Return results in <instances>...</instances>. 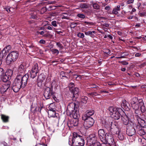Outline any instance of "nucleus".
I'll return each instance as SVG.
<instances>
[{"instance_id":"nucleus-35","label":"nucleus","mask_w":146,"mask_h":146,"mask_svg":"<svg viewBox=\"0 0 146 146\" xmlns=\"http://www.w3.org/2000/svg\"><path fill=\"white\" fill-rule=\"evenodd\" d=\"M132 108L135 110H137L139 108L138 104L131 105Z\"/></svg>"},{"instance_id":"nucleus-58","label":"nucleus","mask_w":146,"mask_h":146,"mask_svg":"<svg viewBox=\"0 0 146 146\" xmlns=\"http://www.w3.org/2000/svg\"><path fill=\"white\" fill-rule=\"evenodd\" d=\"M48 111H55V109L52 108L50 106L48 107Z\"/></svg>"},{"instance_id":"nucleus-19","label":"nucleus","mask_w":146,"mask_h":146,"mask_svg":"<svg viewBox=\"0 0 146 146\" xmlns=\"http://www.w3.org/2000/svg\"><path fill=\"white\" fill-rule=\"evenodd\" d=\"M86 114H84L82 116V117H84L85 118L86 117L88 118L90 117V116L93 115L94 113V110H87L86 111Z\"/></svg>"},{"instance_id":"nucleus-20","label":"nucleus","mask_w":146,"mask_h":146,"mask_svg":"<svg viewBox=\"0 0 146 146\" xmlns=\"http://www.w3.org/2000/svg\"><path fill=\"white\" fill-rule=\"evenodd\" d=\"M116 108L113 106H110L108 108V113L110 115L112 116L115 111L118 108Z\"/></svg>"},{"instance_id":"nucleus-5","label":"nucleus","mask_w":146,"mask_h":146,"mask_svg":"<svg viewBox=\"0 0 146 146\" xmlns=\"http://www.w3.org/2000/svg\"><path fill=\"white\" fill-rule=\"evenodd\" d=\"M74 102L69 104L66 110V113L68 116H70L74 111L78 110V107H79V102L78 101H74Z\"/></svg>"},{"instance_id":"nucleus-49","label":"nucleus","mask_w":146,"mask_h":146,"mask_svg":"<svg viewBox=\"0 0 146 146\" xmlns=\"http://www.w3.org/2000/svg\"><path fill=\"white\" fill-rule=\"evenodd\" d=\"M118 62L122 64L123 65H126L128 64V63L127 61L124 60L123 61H119Z\"/></svg>"},{"instance_id":"nucleus-22","label":"nucleus","mask_w":146,"mask_h":146,"mask_svg":"<svg viewBox=\"0 0 146 146\" xmlns=\"http://www.w3.org/2000/svg\"><path fill=\"white\" fill-rule=\"evenodd\" d=\"M96 32L95 31H88L85 32V34L86 35H88L92 38L95 36Z\"/></svg>"},{"instance_id":"nucleus-15","label":"nucleus","mask_w":146,"mask_h":146,"mask_svg":"<svg viewBox=\"0 0 146 146\" xmlns=\"http://www.w3.org/2000/svg\"><path fill=\"white\" fill-rule=\"evenodd\" d=\"M126 133L129 136H132L136 134V131L135 129L133 127L130 126L127 128Z\"/></svg>"},{"instance_id":"nucleus-48","label":"nucleus","mask_w":146,"mask_h":146,"mask_svg":"<svg viewBox=\"0 0 146 146\" xmlns=\"http://www.w3.org/2000/svg\"><path fill=\"white\" fill-rule=\"evenodd\" d=\"M77 16L79 18L84 19L85 18V16L83 14L79 13L77 14Z\"/></svg>"},{"instance_id":"nucleus-6","label":"nucleus","mask_w":146,"mask_h":146,"mask_svg":"<svg viewBox=\"0 0 146 146\" xmlns=\"http://www.w3.org/2000/svg\"><path fill=\"white\" fill-rule=\"evenodd\" d=\"M104 140V141H102L103 144H108L110 146H116L113 136L110 133H106Z\"/></svg>"},{"instance_id":"nucleus-39","label":"nucleus","mask_w":146,"mask_h":146,"mask_svg":"<svg viewBox=\"0 0 146 146\" xmlns=\"http://www.w3.org/2000/svg\"><path fill=\"white\" fill-rule=\"evenodd\" d=\"M138 133L140 135H145V132L143 129H141L139 130Z\"/></svg>"},{"instance_id":"nucleus-46","label":"nucleus","mask_w":146,"mask_h":146,"mask_svg":"<svg viewBox=\"0 0 146 146\" xmlns=\"http://www.w3.org/2000/svg\"><path fill=\"white\" fill-rule=\"evenodd\" d=\"M49 32H48L46 34L43 35V36L45 37H48L49 38H52V35L49 33Z\"/></svg>"},{"instance_id":"nucleus-51","label":"nucleus","mask_w":146,"mask_h":146,"mask_svg":"<svg viewBox=\"0 0 146 146\" xmlns=\"http://www.w3.org/2000/svg\"><path fill=\"white\" fill-rule=\"evenodd\" d=\"M139 107V108H140L141 109V112L143 113L145 112V109L144 105H143L142 106H140Z\"/></svg>"},{"instance_id":"nucleus-53","label":"nucleus","mask_w":146,"mask_h":146,"mask_svg":"<svg viewBox=\"0 0 146 146\" xmlns=\"http://www.w3.org/2000/svg\"><path fill=\"white\" fill-rule=\"evenodd\" d=\"M93 6L96 9H98L99 8V5L97 3H94L93 4Z\"/></svg>"},{"instance_id":"nucleus-24","label":"nucleus","mask_w":146,"mask_h":146,"mask_svg":"<svg viewBox=\"0 0 146 146\" xmlns=\"http://www.w3.org/2000/svg\"><path fill=\"white\" fill-rule=\"evenodd\" d=\"M115 133L117 134V137L120 140L122 141L124 139L125 136L119 130L118 132L116 131Z\"/></svg>"},{"instance_id":"nucleus-54","label":"nucleus","mask_w":146,"mask_h":146,"mask_svg":"<svg viewBox=\"0 0 146 146\" xmlns=\"http://www.w3.org/2000/svg\"><path fill=\"white\" fill-rule=\"evenodd\" d=\"M64 15H63L61 16V18L62 19H68V15L66 13L63 14Z\"/></svg>"},{"instance_id":"nucleus-38","label":"nucleus","mask_w":146,"mask_h":146,"mask_svg":"<svg viewBox=\"0 0 146 146\" xmlns=\"http://www.w3.org/2000/svg\"><path fill=\"white\" fill-rule=\"evenodd\" d=\"M43 105L42 104H40L39 105V106L36 107V108L37 109V111L39 112L40 113H41V109L42 108H43Z\"/></svg>"},{"instance_id":"nucleus-2","label":"nucleus","mask_w":146,"mask_h":146,"mask_svg":"<svg viewBox=\"0 0 146 146\" xmlns=\"http://www.w3.org/2000/svg\"><path fill=\"white\" fill-rule=\"evenodd\" d=\"M84 141L83 137L77 133H73L72 139L69 140V144L71 146H83L84 144Z\"/></svg>"},{"instance_id":"nucleus-64","label":"nucleus","mask_w":146,"mask_h":146,"mask_svg":"<svg viewBox=\"0 0 146 146\" xmlns=\"http://www.w3.org/2000/svg\"><path fill=\"white\" fill-rule=\"evenodd\" d=\"M103 145V143L102 144H100L99 142H97L96 144L95 145H94V146H102Z\"/></svg>"},{"instance_id":"nucleus-61","label":"nucleus","mask_w":146,"mask_h":146,"mask_svg":"<svg viewBox=\"0 0 146 146\" xmlns=\"http://www.w3.org/2000/svg\"><path fill=\"white\" fill-rule=\"evenodd\" d=\"M66 73V72H64V71H62L60 72V77H62V76H63L65 75V74Z\"/></svg>"},{"instance_id":"nucleus-32","label":"nucleus","mask_w":146,"mask_h":146,"mask_svg":"<svg viewBox=\"0 0 146 146\" xmlns=\"http://www.w3.org/2000/svg\"><path fill=\"white\" fill-rule=\"evenodd\" d=\"M48 117H55L56 115V111H48Z\"/></svg>"},{"instance_id":"nucleus-10","label":"nucleus","mask_w":146,"mask_h":146,"mask_svg":"<svg viewBox=\"0 0 146 146\" xmlns=\"http://www.w3.org/2000/svg\"><path fill=\"white\" fill-rule=\"evenodd\" d=\"M133 113L132 111H130L129 113H127V115L123 114L121 117V120L123 123L125 125H127L129 123V117L133 116Z\"/></svg>"},{"instance_id":"nucleus-21","label":"nucleus","mask_w":146,"mask_h":146,"mask_svg":"<svg viewBox=\"0 0 146 146\" xmlns=\"http://www.w3.org/2000/svg\"><path fill=\"white\" fill-rule=\"evenodd\" d=\"M71 114V115L69 116L71 117H72L74 119H78L80 117L79 112L78 110L74 111Z\"/></svg>"},{"instance_id":"nucleus-37","label":"nucleus","mask_w":146,"mask_h":146,"mask_svg":"<svg viewBox=\"0 0 146 146\" xmlns=\"http://www.w3.org/2000/svg\"><path fill=\"white\" fill-rule=\"evenodd\" d=\"M68 87L69 88L70 91H72L73 89L74 88V84L73 83L70 82L68 84Z\"/></svg>"},{"instance_id":"nucleus-63","label":"nucleus","mask_w":146,"mask_h":146,"mask_svg":"<svg viewBox=\"0 0 146 146\" xmlns=\"http://www.w3.org/2000/svg\"><path fill=\"white\" fill-rule=\"evenodd\" d=\"M45 42V41L43 39H41L39 41V43L40 44H44Z\"/></svg>"},{"instance_id":"nucleus-13","label":"nucleus","mask_w":146,"mask_h":146,"mask_svg":"<svg viewBox=\"0 0 146 146\" xmlns=\"http://www.w3.org/2000/svg\"><path fill=\"white\" fill-rule=\"evenodd\" d=\"M70 92L73 94V96L72 98V100L73 101H77V99L79 97V88L76 87H75Z\"/></svg>"},{"instance_id":"nucleus-31","label":"nucleus","mask_w":146,"mask_h":146,"mask_svg":"<svg viewBox=\"0 0 146 146\" xmlns=\"http://www.w3.org/2000/svg\"><path fill=\"white\" fill-rule=\"evenodd\" d=\"M138 98L137 97H133L131 99V104H137L138 103Z\"/></svg>"},{"instance_id":"nucleus-16","label":"nucleus","mask_w":146,"mask_h":146,"mask_svg":"<svg viewBox=\"0 0 146 146\" xmlns=\"http://www.w3.org/2000/svg\"><path fill=\"white\" fill-rule=\"evenodd\" d=\"M121 106L125 111H128L130 110L131 107L129 104L125 100L123 101Z\"/></svg>"},{"instance_id":"nucleus-1","label":"nucleus","mask_w":146,"mask_h":146,"mask_svg":"<svg viewBox=\"0 0 146 146\" xmlns=\"http://www.w3.org/2000/svg\"><path fill=\"white\" fill-rule=\"evenodd\" d=\"M29 78V74H26L23 76L17 75L14 80L13 86H11V90L15 92H18L21 88L23 89L26 86Z\"/></svg>"},{"instance_id":"nucleus-52","label":"nucleus","mask_w":146,"mask_h":146,"mask_svg":"<svg viewBox=\"0 0 146 146\" xmlns=\"http://www.w3.org/2000/svg\"><path fill=\"white\" fill-rule=\"evenodd\" d=\"M41 82L40 81H37V85L38 87H41L42 85V82Z\"/></svg>"},{"instance_id":"nucleus-55","label":"nucleus","mask_w":146,"mask_h":146,"mask_svg":"<svg viewBox=\"0 0 146 146\" xmlns=\"http://www.w3.org/2000/svg\"><path fill=\"white\" fill-rule=\"evenodd\" d=\"M48 23L47 21H45L43 23V25L45 26V27H51L49 25H48Z\"/></svg>"},{"instance_id":"nucleus-30","label":"nucleus","mask_w":146,"mask_h":146,"mask_svg":"<svg viewBox=\"0 0 146 146\" xmlns=\"http://www.w3.org/2000/svg\"><path fill=\"white\" fill-rule=\"evenodd\" d=\"M13 71L11 69H7L6 72L5 73V74L7 76L11 78V77L12 76L13 74Z\"/></svg>"},{"instance_id":"nucleus-12","label":"nucleus","mask_w":146,"mask_h":146,"mask_svg":"<svg viewBox=\"0 0 146 146\" xmlns=\"http://www.w3.org/2000/svg\"><path fill=\"white\" fill-rule=\"evenodd\" d=\"M97 138L95 136V135L92 134L90 135L89 137H87V141L88 143L91 145H95L97 142Z\"/></svg>"},{"instance_id":"nucleus-43","label":"nucleus","mask_w":146,"mask_h":146,"mask_svg":"<svg viewBox=\"0 0 146 146\" xmlns=\"http://www.w3.org/2000/svg\"><path fill=\"white\" fill-rule=\"evenodd\" d=\"M56 43V45L60 48H61L62 49H63L64 48V46L60 42H57Z\"/></svg>"},{"instance_id":"nucleus-60","label":"nucleus","mask_w":146,"mask_h":146,"mask_svg":"<svg viewBox=\"0 0 146 146\" xmlns=\"http://www.w3.org/2000/svg\"><path fill=\"white\" fill-rule=\"evenodd\" d=\"M56 81L54 80L51 83V87L50 88H52L53 89V86H54V85L56 84Z\"/></svg>"},{"instance_id":"nucleus-50","label":"nucleus","mask_w":146,"mask_h":146,"mask_svg":"<svg viewBox=\"0 0 146 146\" xmlns=\"http://www.w3.org/2000/svg\"><path fill=\"white\" fill-rule=\"evenodd\" d=\"M77 36L80 38H83L84 37V35L83 33H79L77 34Z\"/></svg>"},{"instance_id":"nucleus-8","label":"nucleus","mask_w":146,"mask_h":146,"mask_svg":"<svg viewBox=\"0 0 146 146\" xmlns=\"http://www.w3.org/2000/svg\"><path fill=\"white\" fill-rule=\"evenodd\" d=\"M82 119L84 121V126L86 129H88L91 127L94 124V120L91 117H89L88 118L86 117L84 118L82 117Z\"/></svg>"},{"instance_id":"nucleus-59","label":"nucleus","mask_w":146,"mask_h":146,"mask_svg":"<svg viewBox=\"0 0 146 146\" xmlns=\"http://www.w3.org/2000/svg\"><path fill=\"white\" fill-rule=\"evenodd\" d=\"M52 25L54 27L57 26L56 22V21H53L52 22Z\"/></svg>"},{"instance_id":"nucleus-56","label":"nucleus","mask_w":146,"mask_h":146,"mask_svg":"<svg viewBox=\"0 0 146 146\" xmlns=\"http://www.w3.org/2000/svg\"><path fill=\"white\" fill-rule=\"evenodd\" d=\"M104 52L107 54H110L111 51L109 49H107L104 50Z\"/></svg>"},{"instance_id":"nucleus-14","label":"nucleus","mask_w":146,"mask_h":146,"mask_svg":"<svg viewBox=\"0 0 146 146\" xmlns=\"http://www.w3.org/2000/svg\"><path fill=\"white\" fill-rule=\"evenodd\" d=\"M78 119H72L69 120L67 122V124L69 128H73L78 125Z\"/></svg>"},{"instance_id":"nucleus-27","label":"nucleus","mask_w":146,"mask_h":146,"mask_svg":"<svg viewBox=\"0 0 146 146\" xmlns=\"http://www.w3.org/2000/svg\"><path fill=\"white\" fill-rule=\"evenodd\" d=\"M2 77V82L5 83L8 81H10L9 80L11 79L10 78L7 76L5 74H4Z\"/></svg>"},{"instance_id":"nucleus-18","label":"nucleus","mask_w":146,"mask_h":146,"mask_svg":"<svg viewBox=\"0 0 146 146\" xmlns=\"http://www.w3.org/2000/svg\"><path fill=\"white\" fill-rule=\"evenodd\" d=\"M138 117L137 119L138 122L142 127H146V119L144 118L142 119L139 117H138V115H137Z\"/></svg>"},{"instance_id":"nucleus-29","label":"nucleus","mask_w":146,"mask_h":146,"mask_svg":"<svg viewBox=\"0 0 146 146\" xmlns=\"http://www.w3.org/2000/svg\"><path fill=\"white\" fill-rule=\"evenodd\" d=\"M46 78V76L43 73L40 74L38 76L37 78L38 81H40L43 82Z\"/></svg>"},{"instance_id":"nucleus-41","label":"nucleus","mask_w":146,"mask_h":146,"mask_svg":"<svg viewBox=\"0 0 146 146\" xmlns=\"http://www.w3.org/2000/svg\"><path fill=\"white\" fill-rule=\"evenodd\" d=\"M12 48L11 45H9L5 46L4 48L6 49V51L8 52L11 50Z\"/></svg>"},{"instance_id":"nucleus-23","label":"nucleus","mask_w":146,"mask_h":146,"mask_svg":"<svg viewBox=\"0 0 146 146\" xmlns=\"http://www.w3.org/2000/svg\"><path fill=\"white\" fill-rule=\"evenodd\" d=\"M112 123V122H111V124H110L108 122H106L104 120L102 121V126H104L106 129L110 128V127L111 129H112V128L111 127Z\"/></svg>"},{"instance_id":"nucleus-11","label":"nucleus","mask_w":146,"mask_h":146,"mask_svg":"<svg viewBox=\"0 0 146 146\" xmlns=\"http://www.w3.org/2000/svg\"><path fill=\"white\" fill-rule=\"evenodd\" d=\"M124 113V112L123 110L119 108L112 115L111 117L115 119L118 120L121 117L123 114Z\"/></svg>"},{"instance_id":"nucleus-33","label":"nucleus","mask_w":146,"mask_h":146,"mask_svg":"<svg viewBox=\"0 0 146 146\" xmlns=\"http://www.w3.org/2000/svg\"><path fill=\"white\" fill-rule=\"evenodd\" d=\"M4 71L3 68H0V85L2 84V77L4 73Z\"/></svg>"},{"instance_id":"nucleus-34","label":"nucleus","mask_w":146,"mask_h":146,"mask_svg":"<svg viewBox=\"0 0 146 146\" xmlns=\"http://www.w3.org/2000/svg\"><path fill=\"white\" fill-rule=\"evenodd\" d=\"M97 93L95 92H92L91 93L88 94L89 96L92 97L94 98H96Z\"/></svg>"},{"instance_id":"nucleus-26","label":"nucleus","mask_w":146,"mask_h":146,"mask_svg":"<svg viewBox=\"0 0 146 146\" xmlns=\"http://www.w3.org/2000/svg\"><path fill=\"white\" fill-rule=\"evenodd\" d=\"M1 119L5 123L8 122L9 121V117L5 115L1 114Z\"/></svg>"},{"instance_id":"nucleus-44","label":"nucleus","mask_w":146,"mask_h":146,"mask_svg":"<svg viewBox=\"0 0 146 146\" xmlns=\"http://www.w3.org/2000/svg\"><path fill=\"white\" fill-rule=\"evenodd\" d=\"M138 103L139 106L144 105V103L142 99H138Z\"/></svg>"},{"instance_id":"nucleus-25","label":"nucleus","mask_w":146,"mask_h":146,"mask_svg":"<svg viewBox=\"0 0 146 146\" xmlns=\"http://www.w3.org/2000/svg\"><path fill=\"white\" fill-rule=\"evenodd\" d=\"M18 74H19V75H21L23 76L22 75L20 74L23 73L24 72V67L22 64H21L19 66L18 69Z\"/></svg>"},{"instance_id":"nucleus-62","label":"nucleus","mask_w":146,"mask_h":146,"mask_svg":"<svg viewBox=\"0 0 146 146\" xmlns=\"http://www.w3.org/2000/svg\"><path fill=\"white\" fill-rule=\"evenodd\" d=\"M102 96L98 94H97V95H96V98H97L99 99H100L102 98Z\"/></svg>"},{"instance_id":"nucleus-9","label":"nucleus","mask_w":146,"mask_h":146,"mask_svg":"<svg viewBox=\"0 0 146 146\" xmlns=\"http://www.w3.org/2000/svg\"><path fill=\"white\" fill-rule=\"evenodd\" d=\"M38 68V64H35L31 70L30 72L29 71L30 74H29V75H30L31 78H34L36 76L37 74L39 71Z\"/></svg>"},{"instance_id":"nucleus-36","label":"nucleus","mask_w":146,"mask_h":146,"mask_svg":"<svg viewBox=\"0 0 146 146\" xmlns=\"http://www.w3.org/2000/svg\"><path fill=\"white\" fill-rule=\"evenodd\" d=\"M88 98L87 97L83 96L81 98V102L84 104H86L87 102Z\"/></svg>"},{"instance_id":"nucleus-42","label":"nucleus","mask_w":146,"mask_h":146,"mask_svg":"<svg viewBox=\"0 0 146 146\" xmlns=\"http://www.w3.org/2000/svg\"><path fill=\"white\" fill-rule=\"evenodd\" d=\"M80 8L83 9H86L88 7V6L86 3L82 4L80 5Z\"/></svg>"},{"instance_id":"nucleus-17","label":"nucleus","mask_w":146,"mask_h":146,"mask_svg":"<svg viewBox=\"0 0 146 146\" xmlns=\"http://www.w3.org/2000/svg\"><path fill=\"white\" fill-rule=\"evenodd\" d=\"M98 134L100 139L101 141H104V138L106 133L105 132L103 129H100L98 131Z\"/></svg>"},{"instance_id":"nucleus-3","label":"nucleus","mask_w":146,"mask_h":146,"mask_svg":"<svg viewBox=\"0 0 146 146\" xmlns=\"http://www.w3.org/2000/svg\"><path fill=\"white\" fill-rule=\"evenodd\" d=\"M19 56V52L16 50L13 51L7 55L6 58V61L7 65L13 64L18 59Z\"/></svg>"},{"instance_id":"nucleus-7","label":"nucleus","mask_w":146,"mask_h":146,"mask_svg":"<svg viewBox=\"0 0 146 146\" xmlns=\"http://www.w3.org/2000/svg\"><path fill=\"white\" fill-rule=\"evenodd\" d=\"M11 83L10 81H8L3 84L2 86L0 88V92L1 94L10 93L11 90V87H10Z\"/></svg>"},{"instance_id":"nucleus-47","label":"nucleus","mask_w":146,"mask_h":146,"mask_svg":"<svg viewBox=\"0 0 146 146\" xmlns=\"http://www.w3.org/2000/svg\"><path fill=\"white\" fill-rule=\"evenodd\" d=\"M1 53H2L5 56L7 54L8 52L6 51V50L4 48L2 50H1L0 52Z\"/></svg>"},{"instance_id":"nucleus-4","label":"nucleus","mask_w":146,"mask_h":146,"mask_svg":"<svg viewBox=\"0 0 146 146\" xmlns=\"http://www.w3.org/2000/svg\"><path fill=\"white\" fill-rule=\"evenodd\" d=\"M43 95L46 100L50 98L51 96L55 100H57L55 95V92H53L52 88L45 86L43 88Z\"/></svg>"},{"instance_id":"nucleus-45","label":"nucleus","mask_w":146,"mask_h":146,"mask_svg":"<svg viewBox=\"0 0 146 146\" xmlns=\"http://www.w3.org/2000/svg\"><path fill=\"white\" fill-rule=\"evenodd\" d=\"M50 51L52 52L53 54H58L59 53L58 50L56 49H52L50 50Z\"/></svg>"},{"instance_id":"nucleus-57","label":"nucleus","mask_w":146,"mask_h":146,"mask_svg":"<svg viewBox=\"0 0 146 146\" xmlns=\"http://www.w3.org/2000/svg\"><path fill=\"white\" fill-rule=\"evenodd\" d=\"M46 32V31H45V30H44V31H42L41 32L37 31L36 32V33H37V34H38H38H40V35H42Z\"/></svg>"},{"instance_id":"nucleus-40","label":"nucleus","mask_w":146,"mask_h":146,"mask_svg":"<svg viewBox=\"0 0 146 146\" xmlns=\"http://www.w3.org/2000/svg\"><path fill=\"white\" fill-rule=\"evenodd\" d=\"M26 86V88L27 90H30L33 86V84L32 83L29 82L28 84Z\"/></svg>"},{"instance_id":"nucleus-28","label":"nucleus","mask_w":146,"mask_h":146,"mask_svg":"<svg viewBox=\"0 0 146 146\" xmlns=\"http://www.w3.org/2000/svg\"><path fill=\"white\" fill-rule=\"evenodd\" d=\"M120 5H118L116 7H115L112 11V13L115 15L117 14L118 11H120Z\"/></svg>"}]
</instances>
